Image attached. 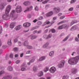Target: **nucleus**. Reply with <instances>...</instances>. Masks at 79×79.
Listing matches in <instances>:
<instances>
[{"label": "nucleus", "mask_w": 79, "mask_h": 79, "mask_svg": "<svg viewBox=\"0 0 79 79\" xmlns=\"http://www.w3.org/2000/svg\"><path fill=\"white\" fill-rule=\"evenodd\" d=\"M11 9V6L10 5H8L6 8L5 14L2 15V18L5 20H8L11 17L9 15V13Z\"/></svg>", "instance_id": "obj_1"}, {"label": "nucleus", "mask_w": 79, "mask_h": 79, "mask_svg": "<svg viewBox=\"0 0 79 79\" xmlns=\"http://www.w3.org/2000/svg\"><path fill=\"white\" fill-rule=\"evenodd\" d=\"M79 60V56H77L73 58L70 59L68 61V63L70 64H76L78 62Z\"/></svg>", "instance_id": "obj_2"}, {"label": "nucleus", "mask_w": 79, "mask_h": 79, "mask_svg": "<svg viewBox=\"0 0 79 79\" xmlns=\"http://www.w3.org/2000/svg\"><path fill=\"white\" fill-rule=\"evenodd\" d=\"M15 10L17 13H20L22 11L21 7L19 6H16L15 9Z\"/></svg>", "instance_id": "obj_3"}, {"label": "nucleus", "mask_w": 79, "mask_h": 79, "mask_svg": "<svg viewBox=\"0 0 79 79\" xmlns=\"http://www.w3.org/2000/svg\"><path fill=\"white\" fill-rule=\"evenodd\" d=\"M49 71L51 73L53 74L56 71V68L54 67H52L50 69Z\"/></svg>", "instance_id": "obj_4"}, {"label": "nucleus", "mask_w": 79, "mask_h": 79, "mask_svg": "<svg viewBox=\"0 0 79 79\" xmlns=\"http://www.w3.org/2000/svg\"><path fill=\"white\" fill-rule=\"evenodd\" d=\"M65 63V61L64 60H62L61 61V63L58 64V67L59 68H62L63 67L64 65V63Z\"/></svg>", "instance_id": "obj_5"}, {"label": "nucleus", "mask_w": 79, "mask_h": 79, "mask_svg": "<svg viewBox=\"0 0 79 79\" xmlns=\"http://www.w3.org/2000/svg\"><path fill=\"white\" fill-rule=\"evenodd\" d=\"M52 37V34H49L48 36L46 35H44L43 36V38L44 39H47L48 38H51Z\"/></svg>", "instance_id": "obj_6"}, {"label": "nucleus", "mask_w": 79, "mask_h": 79, "mask_svg": "<svg viewBox=\"0 0 79 79\" xmlns=\"http://www.w3.org/2000/svg\"><path fill=\"white\" fill-rule=\"evenodd\" d=\"M24 27H28L31 26V23H25L23 24Z\"/></svg>", "instance_id": "obj_7"}, {"label": "nucleus", "mask_w": 79, "mask_h": 79, "mask_svg": "<svg viewBox=\"0 0 79 79\" xmlns=\"http://www.w3.org/2000/svg\"><path fill=\"white\" fill-rule=\"evenodd\" d=\"M54 10L55 11V13H59V12H60V9L59 7L54 8Z\"/></svg>", "instance_id": "obj_8"}, {"label": "nucleus", "mask_w": 79, "mask_h": 79, "mask_svg": "<svg viewBox=\"0 0 79 79\" xmlns=\"http://www.w3.org/2000/svg\"><path fill=\"white\" fill-rule=\"evenodd\" d=\"M11 19L12 20H15L18 18V16L16 15H11Z\"/></svg>", "instance_id": "obj_9"}, {"label": "nucleus", "mask_w": 79, "mask_h": 79, "mask_svg": "<svg viewBox=\"0 0 79 79\" xmlns=\"http://www.w3.org/2000/svg\"><path fill=\"white\" fill-rule=\"evenodd\" d=\"M6 5L5 3H2L0 5V8L1 10H3Z\"/></svg>", "instance_id": "obj_10"}, {"label": "nucleus", "mask_w": 79, "mask_h": 79, "mask_svg": "<svg viewBox=\"0 0 79 79\" xmlns=\"http://www.w3.org/2000/svg\"><path fill=\"white\" fill-rule=\"evenodd\" d=\"M21 28H22V26L21 25H20L16 26L15 29V30H16V31H18V30H19V29H21Z\"/></svg>", "instance_id": "obj_11"}, {"label": "nucleus", "mask_w": 79, "mask_h": 79, "mask_svg": "<svg viewBox=\"0 0 79 79\" xmlns=\"http://www.w3.org/2000/svg\"><path fill=\"white\" fill-rule=\"evenodd\" d=\"M16 25V22H14L12 23L10 25V28H13Z\"/></svg>", "instance_id": "obj_12"}, {"label": "nucleus", "mask_w": 79, "mask_h": 79, "mask_svg": "<svg viewBox=\"0 0 79 79\" xmlns=\"http://www.w3.org/2000/svg\"><path fill=\"white\" fill-rule=\"evenodd\" d=\"M53 14V13L52 11H50V12L48 13L46 15V16L47 17H48L49 16H52V15Z\"/></svg>", "instance_id": "obj_13"}, {"label": "nucleus", "mask_w": 79, "mask_h": 79, "mask_svg": "<svg viewBox=\"0 0 79 79\" xmlns=\"http://www.w3.org/2000/svg\"><path fill=\"white\" fill-rule=\"evenodd\" d=\"M44 75V73L43 71H41L38 74V76L39 77H41Z\"/></svg>", "instance_id": "obj_14"}, {"label": "nucleus", "mask_w": 79, "mask_h": 79, "mask_svg": "<svg viewBox=\"0 0 79 79\" xmlns=\"http://www.w3.org/2000/svg\"><path fill=\"white\" fill-rule=\"evenodd\" d=\"M23 45L25 47H27L29 45V42L28 41H26L24 43Z\"/></svg>", "instance_id": "obj_15"}, {"label": "nucleus", "mask_w": 79, "mask_h": 79, "mask_svg": "<svg viewBox=\"0 0 79 79\" xmlns=\"http://www.w3.org/2000/svg\"><path fill=\"white\" fill-rule=\"evenodd\" d=\"M76 71H77V69H73L72 70V73L74 74L76 73Z\"/></svg>", "instance_id": "obj_16"}, {"label": "nucleus", "mask_w": 79, "mask_h": 79, "mask_svg": "<svg viewBox=\"0 0 79 79\" xmlns=\"http://www.w3.org/2000/svg\"><path fill=\"white\" fill-rule=\"evenodd\" d=\"M31 3L29 1H27L24 2L23 3L24 5H25L26 6H27L28 5H30Z\"/></svg>", "instance_id": "obj_17"}, {"label": "nucleus", "mask_w": 79, "mask_h": 79, "mask_svg": "<svg viewBox=\"0 0 79 79\" xmlns=\"http://www.w3.org/2000/svg\"><path fill=\"white\" fill-rule=\"evenodd\" d=\"M77 23V21L74 20H73L71 23H70V26H72V25H73V24H74V23Z\"/></svg>", "instance_id": "obj_18"}, {"label": "nucleus", "mask_w": 79, "mask_h": 79, "mask_svg": "<svg viewBox=\"0 0 79 79\" xmlns=\"http://www.w3.org/2000/svg\"><path fill=\"white\" fill-rule=\"evenodd\" d=\"M15 10H13L10 13V16H13V15H15Z\"/></svg>", "instance_id": "obj_19"}, {"label": "nucleus", "mask_w": 79, "mask_h": 79, "mask_svg": "<svg viewBox=\"0 0 79 79\" xmlns=\"http://www.w3.org/2000/svg\"><path fill=\"white\" fill-rule=\"evenodd\" d=\"M33 71L34 72H35V71H36L37 70V66H35L33 67Z\"/></svg>", "instance_id": "obj_20"}, {"label": "nucleus", "mask_w": 79, "mask_h": 79, "mask_svg": "<svg viewBox=\"0 0 79 79\" xmlns=\"http://www.w3.org/2000/svg\"><path fill=\"white\" fill-rule=\"evenodd\" d=\"M42 32V31L40 30L38 31H33V33L35 34V33H36V34H40V33H41Z\"/></svg>", "instance_id": "obj_21"}, {"label": "nucleus", "mask_w": 79, "mask_h": 79, "mask_svg": "<svg viewBox=\"0 0 79 79\" xmlns=\"http://www.w3.org/2000/svg\"><path fill=\"white\" fill-rule=\"evenodd\" d=\"M7 44L9 45H11V40L10 39L8 40Z\"/></svg>", "instance_id": "obj_22"}, {"label": "nucleus", "mask_w": 79, "mask_h": 79, "mask_svg": "<svg viewBox=\"0 0 79 79\" xmlns=\"http://www.w3.org/2000/svg\"><path fill=\"white\" fill-rule=\"evenodd\" d=\"M48 70H49V68L48 67H46L44 69V72L46 73V72H47Z\"/></svg>", "instance_id": "obj_23"}, {"label": "nucleus", "mask_w": 79, "mask_h": 79, "mask_svg": "<svg viewBox=\"0 0 79 79\" xmlns=\"http://www.w3.org/2000/svg\"><path fill=\"white\" fill-rule=\"evenodd\" d=\"M7 70H8V71H11L13 70V68H12V67H11V66H9L7 68Z\"/></svg>", "instance_id": "obj_24"}, {"label": "nucleus", "mask_w": 79, "mask_h": 79, "mask_svg": "<svg viewBox=\"0 0 79 79\" xmlns=\"http://www.w3.org/2000/svg\"><path fill=\"white\" fill-rule=\"evenodd\" d=\"M48 43H47L43 46V48H47L48 47Z\"/></svg>", "instance_id": "obj_25"}, {"label": "nucleus", "mask_w": 79, "mask_h": 79, "mask_svg": "<svg viewBox=\"0 0 79 79\" xmlns=\"http://www.w3.org/2000/svg\"><path fill=\"white\" fill-rule=\"evenodd\" d=\"M45 57L44 56L40 58L39 60L43 61V60H44L45 59Z\"/></svg>", "instance_id": "obj_26"}, {"label": "nucleus", "mask_w": 79, "mask_h": 79, "mask_svg": "<svg viewBox=\"0 0 79 79\" xmlns=\"http://www.w3.org/2000/svg\"><path fill=\"white\" fill-rule=\"evenodd\" d=\"M7 79H11L12 76L11 75H9L6 77Z\"/></svg>", "instance_id": "obj_27"}, {"label": "nucleus", "mask_w": 79, "mask_h": 79, "mask_svg": "<svg viewBox=\"0 0 79 79\" xmlns=\"http://www.w3.org/2000/svg\"><path fill=\"white\" fill-rule=\"evenodd\" d=\"M49 0H45L44 2H42V3L43 4H46V3H47L48 2V1H49Z\"/></svg>", "instance_id": "obj_28"}, {"label": "nucleus", "mask_w": 79, "mask_h": 79, "mask_svg": "<svg viewBox=\"0 0 79 79\" xmlns=\"http://www.w3.org/2000/svg\"><path fill=\"white\" fill-rule=\"evenodd\" d=\"M39 27V26H36L35 27H33L32 29L31 30L32 31H33V30H34L35 29H37V28H38Z\"/></svg>", "instance_id": "obj_29"}, {"label": "nucleus", "mask_w": 79, "mask_h": 79, "mask_svg": "<svg viewBox=\"0 0 79 79\" xmlns=\"http://www.w3.org/2000/svg\"><path fill=\"white\" fill-rule=\"evenodd\" d=\"M69 36H70V35H68V36L63 40V41H66V40H68L69 37Z\"/></svg>", "instance_id": "obj_30"}, {"label": "nucleus", "mask_w": 79, "mask_h": 79, "mask_svg": "<svg viewBox=\"0 0 79 79\" xmlns=\"http://www.w3.org/2000/svg\"><path fill=\"white\" fill-rule=\"evenodd\" d=\"M54 54V52L53 51H52L49 53V56H52Z\"/></svg>", "instance_id": "obj_31"}, {"label": "nucleus", "mask_w": 79, "mask_h": 79, "mask_svg": "<svg viewBox=\"0 0 79 79\" xmlns=\"http://www.w3.org/2000/svg\"><path fill=\"white\" fill-rule=\"evenodd\" d=\"M27 48L28 49H32V47L31 46L29 45L27 46Z\"/></svg>", "instance_id": "obj_32"}, {"label": "nucleus", "mask_w": 79, "mask_h": 79, "mask_svg": "<svg viewBox=\"0 0 79 79\" xmlns=\"http://www.w3.org/2000/svg\"><path fill=\"white\" fill-rule=\"evenodd\" d=\"M50 22L49 21H46L44 23V25H46V24H49Z\"/></svg>", "instance_id": "obj_33"}, {"label": "nucleus", "mask_w": 79, "mask_h": 79, "mask_svg": "<svg viewBox=\"0 0 79 79\" xmlns=\"http://www.w3.org/2000/svg\"><path fill=\"white\" fill-rule=\"evenodd\" d=\"M64 23H66V21H62L58 23V24H60Z\"/></svg>", "instance_id": "obj_34"}, {"label": "nucleus", "mask_w": 79, "mask_h": 79, "mask_svg": "<svg viewBox=\"0 0 79 79\" xmlns=\"http://www.w3.org/2000/svg\"><path fill=\"white\" fill-rule=\"evenodd\" d=\"M36 37H37V36H36V35L33 36L32 37H31V39L32 40L35 39Z\"/></svg>", "instance_id": "obj_35"}, {"label": "nucleus", "mask_w": 79, "mask_h": 79, "mask_svg": "<svg viewBox=\"0 0 79 79\" xmlns=\"http://www.w3.org/2000/svg\"><path fill=\"white\" fill-rule=\"evenodd\" d=\"M62 27L63 29H64V28H65V27H66V26H67V25L66 24H63L62 25Z\"/></svg>", "instance_id": "obj_36"}, {"label": "nucleus", "mask_w": 79, "mask_h": 79, "mask_svg": "<svg viewBox=\"0 0 79 79\" xmlns=\"http://www.w3.org/2000/svg\"><path fill=\"white\" fill-rule=\"evenodd\" d=\"M51 32H52V33H55V32H56L55 30L53 29H51Z\"/></svg>", "instance_id": "obj_37"}, {"label": "nucleus", "mask_w": 79, "mask_h": 79, "mask_svg": "<svg viewBox=\"0 0 79 79\" xmlns=\"http://www.w3.org/2000/svg\"><path fill=\"white\" fill-rule=\"evenodd\" d=\"M29 11V8L27 7L25 11H24V12L26 13V11Z\"/></svg>", "instance_id": "obj_38"}, {"label": "nucleus", "mask_w": 79, "mask_h": 79, "mask_svg": "<svg viewBox=\"0 0 79 79\" xmlns=\"http://www.w3.org/2000/svg\"><path fill=\"white\" fill-rule=\"evenodd\" d=\"M14 50L15 52H18V49L17 48H14Z\"/></svg>", "instance_id": "obj_39"}, {"label": "nucleus", "mask_w": 79, "mask_h": 79, "mask_svg": "<svg viewBox=\"0 0 79 79\" xmlns=\"http://www.w3.org/2000/svg\"><path fill=\"white\" fill-rule=\"evenodd\" d=\"M35 60V59H34V57L33 59H32L30 61V63H33L34 60Z\"/></svg>", "instance_id": "obj_40"}, {"label": "nucleus", "mask_w": 79, "mask_h": 79, "mask_svg": "<svg viewBox=\"0 0 79 79\" xmlns=\"http://www.w3.org/2000/svg\"><path fill=\"white\" fill-rule=\"evenodd\" d=\"M35 11H38L39 10V8H38V6H36V7H35Z\"/></svg>", "instance_id": "obj_41"}, {"label": "nucleus", "mask_w": 79, "mask_h": 79, "mask_svg": "<svg viewBox=\"0 0 79 79\" xmlns=\"http://www.w3.org/2000/svg\"><path fill=\"white\" fill-rule=\"evenodd\" d=\"M2 32V27L0 26V34Z\"/></svg>", "instance_id": "obj_42"}, {"label": "nucleus", "mask_w": 79, "mask_h": 79, "mask_svg": "<svg viewBox=\"0 0 79 79\" xmlns=\"http://www.w3.org/2000/svg\"><path fill=\"white\" fill-rule=\"evenodd\" d=\"M21 71H26V69L24 68H22L21 69Z\"/></svg>", "instance_id": "obj_43"}, {"label": "nucleus", "mask_w": 79, "mask_h": 79, "mask_svg": "<svg viewBox=\"0 0 79 79\" xmlns=\"http://www.w3.org/2000/svg\"><path fill=\"white\" fill-rule=\"evenodd\" d=\"M22 67H25V68L26 67V64H24L21 66V68H22Z\"/></svg>", "instance_id": "obj_44"}, {"label": "nucleus", "mask_w": 79, "mask_h": 79, "mask_svg": "<svg viewBox=\"0 0 79 79\" xmlns=\"http://www.w3.org/2000/svg\"><path fill=\"white\" fill-rule=\"evenodd\" d=\"M58 29H63V27L62 26V25H61L60 26L58 27Z\"/></svg>", "instance_id": "obj_45"}, {"label": "nucleus", "mask_w": 79, "mask_h": 79, "mask_svg": "<svg viewBox=\"0 0 79 79\" xmlns=\"http://www.w3.org/2000/svg\"><path fill=\"white\" fill-rule=\"evenodd\" d=\"M38 19L39 20H42V19H43V17H42V16H40L38 18Z\"/></svg>", "instance_id": "obj_46"}, {"label": "nucleus", "mask_w": 79, "mask_h": 79, "mask_svg": "<svg viewBox=\"0 0 79 79\" xmlns=\"http://www.w3.org/2000/svg\"><path fill=\"white\" fill-rule=\"evenodd\" d=\"M5 26L6 27H8V24L7 23H6L5 24Z\"/></svg>", "instance_id": "obj_47"}, {"label": "nucleus", "mask_w": 79, "mask_h": 79, "mask_svg": "<svg viewBox=\"0 0 79 79\" xmlns=\"http://www.w3.org/2000/svg\"><path fill=\"white\" fill-rule=\"evenodd\" d=\"M76 0H72L71 1L70 3H74V2H76Z\"/></svg>", "instance_id": "obj_48"}, {"label": "nucleus", "mask_w": 79, "mask_h": 79, "mask_svg": "<svg viewBox=\"0 0 79 79\" xmlns=\"http://www.w3.org/2000/svg\"><path fill=\"white\" fill-rule=\"evenodd\" d=\"M75 40L76 41V42H79V39L77 37H75Z\"/></svg>", "instance_id": "obj_49"}, {"label": "nucleus", "mask_w": 79, "mask_h": 79, "mask_svg": "<svg viewBox=\"0 0 79 79\" xmlns=\"http://www.w3.org/2000/svg\"><path fill=\"white\" fill-rule=\"evenodd\" d=\"M10 58H13V55L12 54H10Z\"/></svg>", "instance_id": "obj_50"}, {"label": "nucleus", "mask_w": 79, "mask_h": 79, "mask_svg": "<svg viewBox=\"0 0 79 79\" xmlns=\"http://www.w3.org/2000/svg\"><path fill=\"white\" fill-rule=\"evenodd\" d=\"M49 7V5H46V6H45V8L46 10H47V8H48Z\"/></svg>", "instance_id": "obj_51"}, {"label": "nucleus", "mask_w": 79, "mask_h": 79, "mask_svg": "<svg viewBox=\"0 0 79 79\" xmlns=\"http://www.w3.org/2000/svg\"><path fill=\"white\" fill-rule=\"evenodd\" d=\"M38 25H41L42 24V22L40 21H38L37 23Z\"/></svg>", "instance_id": "obj_52"}, {"label": "nucleus", "mask_w": 79, "mask_h": 79, "mask_svg": "<svg viewBox=\"0 0 79 79\" xmlns=\"http://www.w3.org/2000/svg\"><path fill=\"white\" fill-rule=\"evenodd\" d=\"M68 77L64 76L63 77V78L62 79H68Z\"/></svg>", "instance_id": "obj_53"}, {"label": "nucleus", "mask_w": 79, "mask_h": 79, "mask_svg": "<svg viewBox=\"0 0 79 79\" xmlns=\"http://www.w3.org/2000/svg\"><path fill=\"white\" fill-rule=\"evenodd\" d=\"M27 17L28 18H31V14H28L27 15Z\"/></svg>", "instance_id": "obj_54"}, {"label": "nucleus", "mask_w": 79, "mask_h": 79, "mask_svg": "<svg viewBox=\"0 0 79 79\" xmlns=\"http://www.w3.org/2000/svg\"><path fill=\"white\" fill-rule=\"evenodd\" d=\"M20 62V60H17L16 61V64H18Z\"/></svg>", "instance_id": "obj_55"}, {"label": "nucleus", "mask_w": 79, "mask_h": 79, "mask_svg": "<svg viewBox=\"0 0 79 79\" xmlns=\"http://www.w3.org/2000/svg\"><path fill=\"white\" fill-rule=\"evenodd\" d=\"M29 8V10H31L32 8H33V7L32 6H31L29 7H28Z\"/></svg>", "instance_id": "obj_56"}, {"label": "nucleus", "mask_w": 79, "mask_h": 79, "mask_svg": "<svg viewBox=\"0 0 79 79\" xmlns=\"http://www.w3.org/2000/svg\"><path fill=\"white\" fill-rule=\"evenodd\" d=\"M3 73H4V71H2L0 72V75H1V74H3Z\"/></svg>", "instance_id": "obj_57"}, {"label": "nucleus", "mask_w": 79, "mask_h": 79, "mask_svg": "<svg viewBox=\"0 0 79 79\" xmlns=\"http://www.w3.org/2000/svg\"><path fill=\"white\" fill-rule=\"evenodd\" d=\"M65 18V17L64 16H61V17H60V19H63V18Z\"/></svg>", "instance_id": "obj_58"}, {"label": "nucleus", "mask_w": 79, "mask_h": 79, "mask_svg": "<svg viewBox=\"0 0 79 79\" xmlns=\"http://www.w3.org/2000/svg\"><path fill=\"white\" fill-rule=\"evenodd\" d=\"M31 53V51H28L26 53L27 54H29Z\"/></svg>", "instance_id": "obj_59"}, {"label": "nucleus", "mask_w": 79, "mask_h": 79, "mask_svg": "<svg viewBox=\"0 0 79 79\" xmlns=\"http://www.w3.org/2000/svg\"><path fill=\"white\" fill-rule=\"evenodd\" d=\"M18 42V39H15L14 40V42L15 43L17 42Z\"/></svg>", "instance_id": "obj_60"}, {"label": "nucleus", "mask_w": 79, "mask_h": 79, "mask_svg": "<svg viewBox=\"0 0 79 79\" xmlns=\"http://www.w3.org/2000/svg\"><path fill=\"white\" fill-rule=\"evenodd\" d=\"M69 11H73V8L71 7L69 9Z\"/></svg>", "instance_id": "obj_61"}, {"label": "nucleus", "mask_w": 79, "mask_h": 79, "mask_svg": "<svg viewBox=\"0 0 79 79\" xmlns=\"http://www.w3.org/2000/svg\"><path fill=\"white\" fill-rule=\"evenodd\" d=\"M37 21V20L36 19H35L33 21V22L35 23H36Z\"/></svg>", "instance_id": "obj_62"}, {"label": "nucleus", "mask_w": 79, "mask_h": 79, "mask_svg": "<svg viewBox=\"0 0 79 79\" xmlns=\"http://www.w3.org/2000/svg\"><path fill=\"white\" fill-rule=\"evenodd\" d=\"M23 55H24V54L23 53H22V54H21L20 55V56L21 57H23Z\"/></svg>", "instance_id": "obj_63"}, {"label": "nucleus", "mask_w": 79, "mask_h": 79, "mask_svg": "<svg viewBox=\"0 0 79 79\" xmlns=\"http://www.w3.org/2000/svg\"><path fill=\"white\" fill-rule=\"evenodd\" d=\"M47 79H51V77H47L46 78Z\"/></svg>", "instance_id": "obj_64"}]
</instances>
